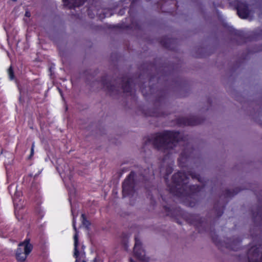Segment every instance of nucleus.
Listing matches in <instances>:
<instances>
[{
  "mask_svg": "<svg viewBox=\"0 0 262 262\" xmlns=\"http://www.w3.org/2000/svg\"><path fill=\"white\" fill-rule=\"evenodd\" d=\"M181 137L179 133L165 131L156 135L154 144L158 148H172L176 146Z\"/></svg>",
  "mask_w": 262,
  "mask_h": 262,
  "instance_id": "1",
  "label": "nucleus"
},
{
  "mask_svg": "<svg viewBox=\"0 0 262 262\" xmlns=\"http://www.w3.org/2000/svg\"><path fill=\"white\" fill-rule=\"evenodd\" d=\"M32 249V246L29 243V240L26 239L19 244L18 248L15 253L16 258L19 262H24Z\"/></svg>",
  "mask_w": 262,
  "mask_h": 262,
  "instance_id": "2",
  "label": "nucleus"
},
{
  "mask_svg": "<svg viewBox=\"0 0 262 262\" xmlns=\"http://www.w3.org/2000/svg\"><path fill=\"white\" fill-rule=\"evenodd\" d=\"M135 177V173L131 172L127 178H126L122 185V192L123 195L125 196L127 195L132 194L133 191V182L134 178Z\"/></svg>",
  "mask_w": 262,
  "mask_h": 262,
  "instance_id": "3",
  "label": "nucleus"
},
{
  "mask_svg": "<svg viewBox=\"0 0 262 262\" xmlns=\"http://www.w3.org/2000/svg\"><path fill=\"white\" fill-rule=\"evenodd\" d=\"M190 173L186 174L182 172H178V173L175 174L173 176V179L174 182L178 184L179 185H183L187 183L186 180L188 178V176H190L191 177L192 179L196 178L200 181V178L198 177V176L195 174H194L192 172H189Z\"/></svg>",
  "mask_w": 262,
  "mask_h": 262,
  "instance_id": "4",
  "label": "nucleus"
},
{
  "mask_svg": "<svg viewBox=\"0 0 262 262\" xmlns=\"http://www.w3.org/2000/svg\"><path fill=\"white\" fill-rule=\"evenodd\" d=\"M134 253L135 256L139 260L142 261L146 260L145 252L144 250L142 249L141 243L140 241L137 238H136L135 239V244L134 248Z\"/></svg>",
  "mask_w": 262,
  "mask_h": 262,
  "instance_id": "5",
  "label": "nucleus"
},
{
  "mask_svg": "<svg viewBox=\"0 0 262 262\" xmlns=\"http://www.w3.org/2000/svg\"><path fill=\"white\" fill-rule=\"evenodd\" d=\"M237 12L239 16L242 18H246L249 15V10L247 6L243 3L238 5Z\"/></svg>",
  "mask_w": 262,
  "mask_h": 262,
  "instance_id": "6",
  "label": "nucleus"
},
{
  "mask_svg": "<svg viewBox=\"0 0 262 262\" xmlns=\"http://www.w3.org/2000/svg\"><path fill=\"white\" fill-rule=\"evenodd\" d=\"M249 254L250 262H262V255L260 258H259V254L257 249H250Z\"/></svg>",
  "mask_w": 262,
  "mask_h": 262,
  "instance_id": "7",
  "label": "nucleus"
},
{
  "mask_svg": "<svg viewBox=\"0 0 262 262\" xmlns=\"http://www.w3.org/2000/svg\"><path fill=\"white\" fill-rule=\"evenodd\" d=\"M73 226L75 231H76V228L75 226V222L74 220V218L73 219ZM74 247H77L78 246V234L77 232H76V233L74 235Z\"/></svg>",
  "mask_w": 262,
  "mask_h": 262,
  "instance_id": "8",
  "label": "nucleus"
},
{
  "mask_svg": "<svg viewBox=\"0 0 262 262\" xmlns=\"http://www.w3.org/2000/svg\"><path fill=\"white\" fill-rule=\"evenodd\" d=\"M8 74L10 79L12 80L14 78V74L11 67H10L8 70Z\"/></svg>",
  "mask_w": 262,
  "mask_h": 262,
  "instance_id": "9",
  "label": "nucleus"
},
{
  "mask_svg": "<svg viewBox=\"0 0 262 262\" xmlns=\"http://www.w3.org/2000/svg\"><path fill=\"white\" fill-rule=\"evenodd\" d=\"M79 252L77 250V247H74V256L77 258L78 256Z\"/></svg>",
  "mask_w": 262,
  "mask_h": 262,
  "instance_id": "10",
  "label": "nucleus"
},
{
  "mask_svg": "<svg viewBox=\"0 0 262 262\" xmlns=\"http://www.w3.org/2000/svg\"><path fill=\"white\" fill-rule=\"evenodd\" d=\"M81 217L83 219V224L85 225L86 226H88L89 225V223L88 221H86L84 219V215L83 214L81 215Z\"/></svg>",
  "mask_w": 262,
  "mask_h": 262,
  "instance_id": "11",
  "label": "nucleus"
},
{
  "mask_svg": "<svg viewBox=\"0 0 262 262\" xmlns=\"http://www.w3.org/2000/svg\"><path fill=\"white\" fill-rule=\"evenodd\" d=\"M34 143H33L32 144V147H31V154H30V157L32 156L34 154Z\"/></svg>",
  "mask_w": 262,
  "mask_h": 262,
  "instance_id": "12",
  "label": "nucleus"
},
{
  "mask_svg": "<svg viewBox=\"0 0 262 262\" xmlns=\"http://www.w3.org/2000/svg\"><path fill=\"white\" fill-rule=\"evenodd\" d=\"M25 16L27 17H30L31 16V14L29 11H26L25 13Z\"/></svg>",
  "mask_w": 262,
  "mask_h": 262,
  "instance_id": "13",
  "label": "nucleus"
},
{
  "mask_svg": "<svg viewBox=\"0 0 262 262\" xmlns=\"http://www.w3.org/2000/svg\"><path fill=\"white\" fill-rule=\"evenodd\" d=\"M14 206H15V207L16 208V200L15 198L14 199Z\"/></svg>",
  "mask_w": 262,
  "mask_h": 262,
  "instance_id": "14",
  "label": "nucleus"
},
{
  "mask_svg": "<svg viewBox=\"0 0 262 262\" xmlns=\"http://www.w3.org/2000/svg\"><path fill=\"white\" fill-rule=\"evenodd\" d=\"M130 262H136V261H134L132 258H130Z\"/></svg>",
  "mask_w": 262,
  "mask_h": 262,
  "instance_id": "15",
  "label": "nucleus"
},
{
  "mask_svg": "<svg viewBox=\"0 0 262 262\" xmlns=\"http://www.w3.org/2000/svg\"><path fill=\"white\" fill-rule=\"evenodd\" d=\"M69 0H63V1L64 2V3H66L67 2H68Z\"/></svg>",
  "mask_w": 262,
  "mask_h": 262,
  "instance_id": "16",
  "label": "nucleus"
},
{
  "mask_svg": "<svg viewBox=\"0 0 262 262\" xmlns=\"http://www.w3.org/2000/svg\"><path fill=\"white\" fill-rule=\"evenodd\" d=\"M75 262H78V261H77V260H76L75 261Z\"/></svg>",
  "mask_w": 262,
  "mask_h": 262,
  "instance_id": "17",
  "label": "nucleus"
},
{
  "mask_svg": "<svg viewBox=\"0 0 262 262\" xmlns=\"http://www.w3.org/2000/svg\"><path fill=\"white\" fill-rule=\"evenodd\" d=\"M82 262H86V261H83Z\"/></svg>",
  "mask_w": 262,
  "mask_h": 262,
  "instance_id": "18",
  "label": "nucleus"
}]
</instances>
